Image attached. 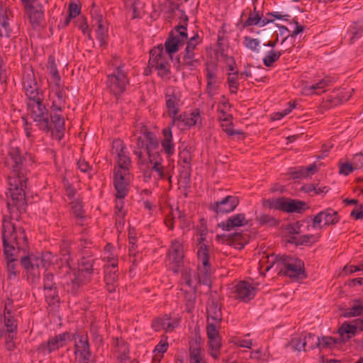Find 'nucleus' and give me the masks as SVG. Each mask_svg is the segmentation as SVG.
Here are the masks:
<instances>
[{"label":"nucleus","mask_w":363,"mask_h":363,"mask_svg":"<svg viewBox=\"0 0 363 363\" xmlns=\"http://www.w3.org/2000/svg\"><path fill=\"white\" fill-rule=\"evenodd\" d=\"M15 140L11 143L9 150L11 157L10 172L7 176L8 189L6 195L13 201H21L26 194L28 172V164L32 160L31 157H23L18 147H14Z\"/></svg>","instance_id":"f257e3e1"},{"label":"nucleus","mask_w":363,"mask_h":363,"mask_svg":"<svg viewBox=\"0 0 363 363\" xmlns=\"http://www.w3.org/2000/svg\"><path fill=\"white\" fill-rule=\"evenodd\" d=\"M57 257L50 252L37 255L32 254L21 258V264L27 270L40 267L46 268L43 279L45 297L53 303L58 301V293L56 283L54 281L53 274L48 267L52 264H57Z\"/></svg>","instance_id":"f03ea898"},{"label":"nucleus","mask_w":363,"mask_h":363,"mask_svg":"<svg viewBox=\"0 0 363 363\" xmlns=\"http://www.w3.org/2000/svg\"><path fill=\"white\" fill-rule=\"evenodd\" d=\"M27 105L30 118L40 129L46 131V133H50L53 136L64 135V119L57 113L52 115L50 120L45 116L46 109L42 104V96L38 97V99H28Z\"/></svg>","instance_id":"7ed1b4c3"},{"label":"nucleus","mask_w":363,"mask_h":363,"mask_svg":"<svg viewBox=\"0 0 363 363\" xmlns=\"http://www.w3.org/2000/svg\"><path fill=\"white\" fill-rule=\"evenodd\" d=\"M110 68L112 69V72L107 76L106 86L111 94L118 97L125 91L129 84L128 71L125 65L121 63L118 58L113 60Z\"/></svg>","instance_id":"20e7f679"},{"label":"nucleus","mask_w":363,"mask_h":363,"mask_svg":"<svg viewBox=\"0 0 363 363\" xmlns=\"http://www.w3.org/2000/svg\"><path fill=\"white\" fill-rule=\"evenodd\" d=\"M203 235L198 238L199 249L197 257L201 264L198 267V281L199 283L208 285L210 283L211 264L209 263V247L203 242Z\"/></svg>","instance_id":"39448f33"},{"label":"nucleus","mask_w":363,"mask_h":363,"mask_svg":"<svg viewBox=\"0 0 363 363\" xmlns=\"http://www.w3.org/2000/svg\"><path fill=\"white\" fill-rule=\"evenodd\" d=\"M2 238L4 249L6 244H8L12 247L13 252H16V247L23 248L27 240L24 230L21 227L14 226L9 222L3 225Z\"/></svg>","instance_id":"423d86ee"},{"label":"nucleus","mask_w":363,"mask_h":363,"mask_svg":"<svg viewBox=\"0 0 363 363\" xmlns=\"http://www.w3.org/2000/svg\"><path fill=\"white\" fill-rule=\"evenodd\" d=\"M278 263L281 264V270L291 278H303L304 263L302 260L292 256L279 255Z\"/></svg>","instance_id":"0eeeda50"},{"label":"nucleus","mask_w":363,"mask_h":363,"mask_svg":"<svg viewBox=\"0 0 363 363\" xmlns=\"http://www.w3.org/2000/svg\"><path fill=\"white\" fill-rule=\"evenodd\" d=\"M149 65L157 71L160 77H165L169 73L170 64L162 45L150 50Z\"/></svg>","instance_id":"6e6552de"},{"label":"nucleus","mask_w":363,"mask_h":363,"mask_svg":"<svg viewBox=\"0 0 363 363\" xmlns=\"http://www.w3.org/2000/svg\"><path fill=\"white\" fill-rule=\"evenodd\" d=\"M263 206L270 208L295 213H301L306 208V203L303 201L284 198L264 200Z\"/></svg>","instance_id":"1a4fd4ad"},{"label":"nucleus","mask_w":363,"mask_h":363,"mask_svg":"<svg viewBox=\"0 0 363 363\" xmlns=\"http://www.w3.org/2000/svg\"><path fill=\"white\" fill-rule=\"evenodd\" d=\"M187 38L188 35L186 26L182 25L177 26L164 43L165 54L171 55L177 52Z\"/></svg>","instance_id":"9d476101"},{"label":"nucleus","mask_w":363,"mask_h":363,"mask_svg":"<svg viewBox=\"0 0 363 363\" xmlns=\"http://www.w3.org/2000/svg\"><path fill=\"white\" fill-rule=\"evenodd\" d=\"M67 95L65 89L60 83L50 84L49 100L51 101L52 111L62 110L66 104Z\"/></svg>","instance_id":"9b49d317"},{"label":"nucleus","mask_w":363,"mask_h":363,"mask_svg":"<svg viewBox=\"0 0 363 363\" xmlns=\"http://www.w3.org/2000/svg\"><path fill=\"white\" fill-rule=\"evenodd\" d=\"M113 150L118 157V168L115 169V172L129 173L130 160L127 155L123 143L120 138L113 140Z\"/></svg>","instance_id":"f8f14e48"},{"label":"nucleus","mask_w":363,"mask_h":363,"mask_svg":"<svg viewBox=\"0 0 363 363\" xmlns=\"http://www.w3.org/2000/svg\"><path fill=\"white\" fill-rule=\"evenodd\" d=\"M75 354L79 363H89L91 352L88 337L78 335L74 339Z\"/></svg>","instance_id":"ddd939ff"},{"label":"nucleus","mask_w":363,"mask_h":363,"mask_svg":"<svg viewBox=\"0 0 363 363\" xmlns=\"http://www.w3.org/2000/svg\"><path fill=\"white\" fill-rule=\"evenodd\" d=\"M29 20L33 28L40 26L44 20V12L40 4H35V0H21Z\"/></svg>","instance_id":"4468645a"},{"label":"nucleus","mask_w":363,"mask_h":363,"mask_svg":"<svg viewBox=\"0 0 363 363\" xmlns=\"http://www.w3.org/2000/svg\"><path fill=\"white\" fill-rule=\"evenodd\" d=\"M68 269L69 271L67 272V274L63 277L62 283L65 290L75 294L84 282V278L82 275L81 272L71 269L69 267H68Z\"/></svg>","instance_id":"2eb2a0df"},{"label":"nucleus","mask_w":363,"mask_h":363,"mask_svg":"<svg viewBox=\"0 0 363 363\" xmlns=\"http://www.w3.org/2000/svg\"><path fill=\"white\" fill-rule=\"evenodd\" d=\"M201 121V113L199 109H196L191 113H184L179 117L174 118L172 126L179 129L184 130L195 125Z\"/></svg>","instance_id":"dca6fc26"},{"label":"nucleus","mask_w":363,"mask_h":363,"mask_svg":"<svg viewBox=\"0 0 363 363\" xmlns=\"http://www.w3.org/2000/svg\"><path fill=\"white\" fill-rule=\"evenodd\" d=\"M220 323L208 321L206 327L207 335L211 349V355L213 358H218L219 356V349L220 347V340L218 335V329Z\"/></svg>","instance_id":"f3484780"},{"label":"nucleus","mask_w":363,"mask_h":363,"mask_svg":"<svg viewBox=\"0 0 363 363\" xmlns=\"http://www.w3.org/2000/svg\"><path fill=\"white\" fill-rule=\"evenodd\" d=\"M338 220V212L332 208H328L314 216L311 226L319 230L325 225L335 224Z\"/></svg>","instance_id":"a211bd4d"},{"label":"nucleus","mask_w":363,"mask_h":363,"mask_svg":"<svg viewBox=\"0 0 363 363\" xmlns=\"http://www.w3.org/2000/svg\"><path fill=\"white\" fill-rule=\"evenodd\" d=\"M70 338L69 333H65L49 339L47 342L40 344L38 347L39 353L46 355L65 345L67 340Z\"/></svg>","instance_id":"6ab92c4d"},{"label":"nucleus","mask_w":363,"mask_h":363,"mask_svg":"<svg viewBox=\"0 0 363 363\" xmlns=\"http://www.w3.org/2000/svg\"><path fill=\"white\" fill-rule=\"evenodd\" d=\"M206 77L207 80L206 93L210 98L217 94L219 88V79L217 75L218 68L216 65L211 63L206 65Z\"/></svg>","instance_id":"aec40b11"},{"label":"nucleus","mask_w":363,"mask_h":363,"mask_svg":"<svg viewBox=\"0 0 363 363\" xmlns=\"http://www.w3.org/2000/svg\"><path fill=\"white\" fill-rule=\"evenodd\" d=\"M233 293L235 298L247 302L255 296L256 288L248 281H241L234 287Z\"/></svg>","instance_id":"412c9836"},{"label":"nucleus","mask_w":363,"mask_h":363,"mask_svg":"<svg viewBox=\"0 0 363 363\" xmlns=\"http://www.w3.org/2000/svg\"><path fill=\"white\" fill-rule=\"evenodd\" d=\"M199 35L195 34L187 42L182 60L184 63L188 66H194L199 62L196 57L197 53L195 52L199 44Z\"/></svg>","instance_id":"4be33fe9"},{"label":"nucleus","mask_w":363,"mask_h":363,"mask_svg":"<svg viewBox=\"0 0 363 363\" xmlns=\"http://www.w3.org/2000/svg\"><path fill=\"white\" fill-rule=\"evenodd\" d=\"M239 204V199L235 196H227L212 206L216 213H228L233 211Z\"/></svg>","instance_id":"5701e85b"},{"label":"nucleus","mask_w":363,"mask_h":363,"mask_svg":"<svg viewBox=\"0 0 363 363\" xmlns=\"http://www.w3.org/2000/svg\"><path fill=\"white\" fill-rule=\"evenodd\" d=\"M179 325V318L176 316L165 315L156 318L152 323L155 331L164 330L166 333L172 331Z\"/></svg>","instance_id":"b1692460"},{"label":"nucleus","mask_w":363,"mask_h":363,"mask_svg":"<svg viewBox=\"0 0 363 363\" xmlns=\"http://www.w3.org/2000/svg\"><path fill=\"white\" fill-rule=\"evenodd\" d=\"M130 179V173L124 172H114V187L116 191V196L117 198H125L128 194V184Z\"/></svg>","instance_id":"393cba45"},{"label":"nucleus","mask_w":363,"mask_h":363,"mask_svg":"<svg viewBox=\"0 0 363 363\" xmlns=\"http://www.w3.org/2000/svg\"><path fill=\"white\" fill-rule=\"evenodd\" d=\"M23 86L28 99H38V97L42 96L37 82L34 78V74L32 72H28L23 77Z\"/></svg>","instance_id":"a878e982"},{"label":"nucleus","mask_w":363,"mask_h":363,"mask_svg":"<svg viewBox=\"0 0 363 363\" xmlns=\"http://www.w3.org/2000/svg\"><path fill=\"white\" fill-rule=\"evenodd\" d=\"M13 20L11 11L7 7H0V37L10 38L12 28L10 23Z\"/></svg>","instance_id":"bb28decb"},{"label":"nucleus","mask_w":363,"mask_h":363,"mask_svg":"<svg viewBox=\"0 0 363 363\" xmlns=\"http://www.w3.org/2000/svg\"><path fill=\"white\" fill-rule=\"evenodd\" d=\"M109 262L110 264L106 269L104 280L106 284L107 290L108 292L112 293L115 291L118 286V274L115 269L117 262L113 258L110 259Z\"/></svg>","instance_id":"cd10ccee"},{"label":"nucleus","mask_w":363,"mask_h":363,"mask_svg":"<svg viewBox=\"0 0 363 363\" xmlns=\"http://www.w3.org/2000/svg\"><path fill=\"white\" fill-rule=\"evenodd\" d=\"M247 224L245 215L244 213H238L229 217L226 220L219 224L223 230L230 231L235 228L243 226Z\"/></svg>","instance_id":"c85d7f7f"},{"label":"nucleus","mask_w":363,"mask_h":363,"mask_svg":"<svg viewBox=\"0 0 363 363\" xmlns=\"http://www.w3.org/2000/svg\"><path fill=\"white\" fill-rule=\"evenodd\" d=\"M208 321L220 323L222 312L217 298H211L207 306Z\"/></svg>","instance_id":"c756f323"},{"label":"nucleus","mask_w":363,"mask_h":363,"mask_svg":"<svg viewBox=\"0 0 363 363\" xmlns=\"http://www.w3.org/2000/svg\"><path fill=\"white\" fill-rule=\"evenodd\" d=\"M93 26L96 27V38L99 41L100 45H104L106 44V39L108 35V28L106 25V21L103 19L101 15L96 14V16L94 17Z\"/></svg>","instance_id":"7c9ffc66"},{"label":"nucleus","mask_w":363,"mask_h":363,"mask_svg":"<svg viewBox=\"0 0 363 363\" xmlns=\"http://www.w3.org/2000/svg\"><path fill=\"white\" fill-rule=\"evenodd\" d=\"M299 228L298 226H290L288 230L290 233L296 234L291 238V242L296 245H308L317 241L318 236L315 235H298Z\"/></svg>","instance_id":"2f4dec72"},{"label":"nucleus","mask_w":363,"mask_h":363,"mask_svg":"<svg viewBox=\"0 0 363 363\" xmlns=\"http://www.w3.org/2000/svg\"><path fill=\"white\" fill-rule=\"evenodd\" d=\"M169 259L179 266L184 258V250L182 244L177 240L172 241L169 250Z\"/></svg>","instance_id":"473e14b6"},{"label":"nucleus","mask_w":363,"mask_h":363,"mask_svg":"<svg viewBox=\"0 0 363 363\" xmlns=\"http://www.w3.org/2000/svg\"><path fill=\"white\" fill-rule=\"evenodd\" d=\"M273 21V18H268L267 17L263 18L262 15L256 11V9H255L254 12H251L247 20L244 22L243 26H257L259 27H263Z\"/></svg>","instance_id":"72a5a7b5"},{"label":"nucleus","mask_w":363,"mask_h":363,"mask_svg":"<svg viewBox=\"0 0 363 363\" xmlns=\"http://www.w3.org/2000/svg\"><path fill=\"white\" fill-rule=\"evenodd\" d=\"M138 145L140 149H143L150 157V155H157V152H154L159 146V143L157 138H138Z\"/></svg>","instance_id":"f704fd0d"},{"label":"nucleus","mask_w":363,"mask_h":363,"mask_svg":"<svg viewBox=\"0 0 363 363\" xmlns=\"http://www.w3.org/2000/svg\"><path fill=\"white\" fill-rule=\"evenodd\" d=\"M4 252L7 260V271L9 273V279H11L12 277H15L16 274V264L14 263L16 260L15 252H13L12 247L8 244H6Z\"/></svg>","instance_id":"c9c22d12"},{"label":"nucleus","mask_w":363,"mask_h":363,"mask_svg":"<svg viewBox=\"0 0 363 363\" xmlns=\"http://www.w3.org/2000/svg\"><path fill=\"white\" fill-rule=\"evenodd\" d=\"M189 363H206L201 345L197 341L190 345Z\"/></svg>","instance_id":"e433bc0d"},{"label":"nucleus","mask_w":363,"mask_h":363,"mask_svg":"<svg viewBox=\"0 0 363 363\" xmlns=\"http://www.w3.org/2000/svg\"><path fill=\"white\" fill-rule=\"evenodd\" d=\"M149 162L147 164V168L157 173L158 178L164 177L163 167L162 166V159L159 153L150 155Z\"/></svg>","instance_id":"4c0bfd02"},{"label":"nucleus","mask_w":363,"mask_h":363,"mask_svg":"<svg viewBox=\"0 0 363 363\" xmlns=\"http://www.w3.org/2000/svg\"><path fill=\"white\" fill-rule=\"evenodd\" d=\"M180 99L178 96L174 94L166 96V107L167 109L168 115L174 119L176 115L179 113Z\"/></svg>","instance_id":"58836bf2"},{"label":"nucleus","mask_w":363,"mask_h":363,"mask_svg":"<svg viewBox=\"0 0 363 363\" xmlns=\"http://www.w3.org/2000/svg\"><path fill=\"white\" fill-rule=\"evenodd\" d=\"M4 332L7 339H13L17 329V325L13 317L9 312L4 315Z\"/></svg>","instance_id":"ea45409f"},{"label":"nucleus","mask_w":363,"mask_h":363,"mask_svg":"<svg viewBox=\"0 0 363 363\" xmlns=\"http://www.w3.org/2000/svg\"><path fill=\"white\" fill-rule=\"evenodd\" d=\"M330 81L328 79H323L319 81L318 82L306 86L304 88V92L306 94H318L320 93L324 92L325 89L327 86H328Z\"/></svg>","instance_id":"a19ab883"},{"label":"nucleus","mask_w":363,"mask_h":363,"mask_svg":"<svg viewBox=\"0 0 363 363\" xmlns=\"http://www.w3.org/2000/svg\"><path fill=\"white\" fill-rule=\"evenodd\" d=\"M338 340L330 336L319 337L318 348L323 350H333L337 347Z\"/></svg>","instance_id":"79ce46f5"},{"label":"nucleus","mask_w":363,"mask_h":363,"mask_svg":"<svg viewBox=\"0 0 363 363\" xmlns=\"http://www.w3.org/2000/svg\"><path fill=\"white\" fill-rule=\"evenodd\" d=\"M277 259H279V256L274 255L263 256L260 260V269L268 272L275 264L280 267L281 264L278 263Z\"/></svg>","instance_id":"37998d69"},{"label":"nucleus","mask_w":363,"mask_h":363,"mask_svg":"<svg viewBox=\"0 0 363 363\" xmlns=\"http://www.w3.org/2000/svg\"><path fill=\"white\" fill-rule=\"evenodd\" d=\"M357 325L355 320L351 323L345 322L342 324V342L345 341V335H347V339H350L356 335Z\"/></svg>","instance_id":"c03bdc74"},{"label":"nucleus","mask_w":363,"mask_h":363,"mask_svg":"<svg viewBox=\"0 0 363 363\" xmlns=\"http://www.w3.org/2000/svg\"><path fill=\"white\" fill-rule=\"evenodd\" d=\"M282 54V51L269 50L262 59L263 64L267 67H272L273 64L280 58Z\"/></svg>","instance_id":"a18cd8bd"},{"label":"nucleus","mask_w":363,"mask_h":363,"mask_svg":"<svg viewBox=\"0 0 363 363\" xmlns=\"http://www.w3.org/2000/svg\"><path fill=\"white\" fill-rule=\"evenodd\" d=\"M239 72L228 73V84L232 94H236L239 88V80L241 79Z\"/></svg>","instance_id":"49530a36"},{"label":"nucleus","mask_w":363,"mask_h":363,"mask_svg":"<svg viewBox=\"0 0 363 363\" xmlns=\"http://www.w3.org/2000/svg\"><path fill=\"white\" fill-rule=\"evenodd\" d=\"M123 199L124 198H117L116 197V201L115 213L117 216L116 223L120 225L121 224V219L123 218L125 215V211H123V206H124Z\"/></svg>","instance_id":"de8ad7c7"},{"label":"nucleus","mask_w":363,"mask_h":363,"mask_svg":"<svg viewBox=\"0 0 363 363\" xmlns=\"http://www.w3.org/2000/svg\"><path fill=\"white\" fill-rule=\"evenodd\" d=\"M230 108L228 102L219 104L218 106V118L220 121L229 120L231 118V114L228 113V110Z\"/></svg>","instance_id":"09e8293b"},{"label":"nucleus","mask_w":363,"mask_h":363,"mask_svg":"<svg viewBox=\"0 0 363 363\" xmlns=\"http://www.w3.org/2000/svg\"><path fill=\"white\" fill-rule=\"evenodd\" d=\"M363 313V303L354 304L351 308L346 309L342 315L350 318L359 315Z\"/></svg>","instance_id":"8fccbe9b"},{"label":"nucleus","mask_w":363,"mask_h":363,"mask_svg":"<svg viewBox=\"0 0 363 363\" xmlns=\"http://www.w3.org/2000/svg\"><path fill=\"white\" fill-rule=\"evenodd\" d=\"M289 345L294 350L301 351L305 350L306 342L303 341L302 335H296L291 338Z\"/></svg>","instance_id":"3c124183"},{"label":"nucleus","mask_w":363,"mask_h":363,"mask_svg":"<svg viewBox=\"0 0 363 363\" xmlns=\"http://www.w3.org/2000/svg\"><path fill=\"white\" fill-rule=\"evenodd\" d=\"M243 44L247 48L250 49V50L255 52H259V46L260 42L258 39L252 38L249 36H245L244 37L243 39Z\"/></svg>","instance_id":"603ef678"},{"label":"nucleus","mask_w":363,"mask_h":363,"mask_svg":"<svg viewBox=\"0 0 363 363\" xmlns=\"http://www.w3.org/2000/svg\"><path fill=\"white\" fill-rule=\"evenodd\" d=\"M48 70L50 74L51 75L50 84L60 83V78L58 74L57 66L54 60H49Z\"/></svg>","instance_id":"864d4df0"},{"label":"nucleus","mask_w":363,"mask_h":363,"mask_svg":"<svg viewBox=\"0 0 363 363\" xmlns=\"http://www.w3.org/2000/svg\"><path fill=\"white\" fill-rule=\"evenodd\" d=\"M303 341L306 342V346L308 348L313 349L318 347L319 337L311 333L302 334Z\"/></svg>","instance_id":"5fc2aeb1"},{"label":"nucleus","mask_w":363,"mask_h":363,"mask_svg":"<svg viewBox=\"0 0 363 363\" xmlns=\"http://www.w3.org/2000/svg\"><path fill=\"white\" fill-rule=\"evenodd\" d=\"M162 147L168 155H172L174 153V144L172 140V138L164 139L162 142Z\"/></svg>","instance_id":"6e6d98bb"},{"label":"nucleus","mask_w":363,"mask_h":363,"mask_svg":"<svg viewBox=\"0 0 363 363\" xmlns=\"http://www.w3.org/2000/svg\"><path fill=\"white\" fill-rule=\"evenodd\" d=\"M294 107H295L294 105L289 104V106L287 108H286V109H284V110H283L281 111H278V112H276V113H273L271 115V119L272 121L281 120L285 116H286L289 113H291V111L294 108Z\"/></svg>","instance_id":"4d7b16f0"},{"label":"nucleus","mask_w":363,"mask_h":363,"mask_svg":"<svg viewBox=\"0 0 363 363\" xmlns=\"http://www.w3.org/2000/svg\"><path fill=\"white\" fill-rule=\"evenodd\" d=\"M133 16V18H140L142 10L144 7V3L142 0H136L132 5Z\"/></svg>","instance_id":"13d9d810"},{"label":"nucleus","mask_w":363,"mask_h":363,"mask_svg":"<svg viewBox=\"0 0 363 363\" xmlns=\"http://www.w3.org/2000/svg\"><path fill=\"white\" fill-rule=\"evenodd\" d=\"M259 220L261 224L267 225L269 226H274L277 224V220L272 216L262 214L259 216Z\"/></svg>","instance_id":"bf43d9fd"},{"label":"nucleus","mask_w":363,"mask_h":363,"mask_svg":"<svg viewBox=\"0 0 363 363\" xmlns=\"http://www.w3.org/2000/svg\"><path fill=\"white\" fill-rule=\"evenodd\" d=\"M93 266H94V262L92 259L84 260L82 262V267L79 271L82 272V275L83 277H84V275H83L84 272L90 274L94 271Z\"/></svg>","instance_id":"052dcab7"},{"label":"nucleus","mask_w":363,"mask_h":363,"mask_svg":"<svg viewBox=\"0 0 363 363\" xmlns=\"http://www.w3.org/2000/svg\"><path fill=\"white\" fill-rule=\"evenodd\" d=\"M221 127H222L223 130L224 132H225L229 135H232L234 133L238 134V135L241 134V133L239 131H235V132L233 131V125H232V123L230 121V119L225 120V121H221Z\"/></svg>","instance_id":"680f3d73"},{"label":"nucleus","mask_w":363,"mask_h":363,"mask_svg":"<svg viewBox=\"0 0 363 363\" xmlns=\"http://www.w3.org/2000/svg\"><path fill=\"white\" fill-rule=\"evenodd\" d=\"M350 216L355 220L363 218V205L359 204L356 206L350 212Z\"/></svg>","instance_id":"e2e57ef3"},{"label":"nucleus","mask_w":363,"mask_h":363,"mask_svg":"<svg viewBox=\"0 0 363 363\" xmlns=\"http://www.w3.org/2000/svg\"><path fill=\"white\" fill-rule=\"evenodd\" d=\"M168 348V342L167 340V337H163L160 342L156 345L155 352H157L158 353L163 354L167 351Z\"/></svg>","instance_id":"0e129e2a"},{"label":"nucleus","mask_w":363,"mask_h":363,"mask_svg":"<svg viewBox=\"0 0 363 363\" xmlns=\"http://www.w3.org/2000/svg\"><path fill=\"white\" fill-rule=\"evenodd\" d=\"M235 345L242 347H246V348H250L252 345V340H247V339H242L240 337H236L235 340L233 341Z\"/></svg>","instance_id":"69168bd1"},{"label":"nucleus","mask_w":363,"mask_h":363,"mask_svg":"<svg viewBox=\"0 0 363 363\" xmlns=\"http://www.w3.org/2000/svg\"><path fill=\"white\" fill-rule=\"evenodd\" d=\"M363 32V27L359 26V28H352L349 33L352 35L351 43H354V40L359 38Z\"/></svg>","instance_id":"338daca9"},{"label":"nucleus","mask_w":363,"mask_h":363,"mask_svg":"<svg viewBox=\"0 0 363 363\" xmlns=\"http://www.w3.org/2000/svg\"><path fill=\"white\" fill-rule=\"evenodd\" d=\"M80 13V8L77 4L71 3L69 6V15L70 18L77 17Z\"/></svg>","instance_id":"774afa93"}]
</instances>
